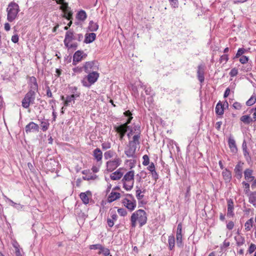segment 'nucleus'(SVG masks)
Wrapping results in <instances>:
<instances>
[{
    "instance_id": "obj_1",
    "label": "nucleus",
    "mask_w": 256,
    "mask_h": 256,
    "mask_svg": "<svg viewBox=\"0 0 256 256\" xmlns=\"http://www.w3.org/2000/svg\"><path fill=\"white\" fill-rule=\"evenodd\" d=\"M131 226L134 228L136 226V222L139 223L140 226L145 224L147 221V217L146 212L142 210H138L134 212L130 218Z\"/></svg>"
},
{
    "instance_id": "obj_2",
    "label": "nucleus",
    "mask_w": 256,
    "mask_h": 256,
    "mask_svg": "<svg viewBox=\"0 0 256 256\" xmlns=\"http://www.w3.org/2000/svg\"><path fill=\"white\" fill-rule=\"evenodd\" d=\"M134 170H130L127 172L122 180L123 188L127 191L130 190L134 184Z\"/></svg>"
},
{
    "instance_id": "obj_3",
    "label": "nucleus",
    "mask_w": 256,
    "mask_h": 256,
    "mask_svg": "<svg viewBox=\"0 0 256 256\" xmlns=\"http://www.w3.org/2000/svg\"><path fill=\"white\" fill-rule=\"evenodd\" d=\"M20 11L18 5L14 2H10L6 8L7 20L12 22L16 19Z\"/></svg>"
},
{
    "instance_id": "obj_4",
    "label": "nucleus",
    "mask_w": 256,
    "mask_h": 256,
    "mask_svg": "<svg viewBox=\"0 0 256 256\" xmlns=\"http://www.w3.org/2000/svg\"><path fill=\"white\" fill-rule=\"evenodd\" d=\"M88 74L82 78L81 82L83 86L89 88L97 81L100 76V74L98 72H88Z\"/></svg>"
},
{
    "instance_id": "obj_5",
    "label": "nucleus",
    "mask_w": 256,
    "mask_h": 256,
    "mask_svg": "<svg viewBox=\"0 0 256 256\" xmlns=\"http://www.w3.org/2000/svg\"><path fill=\"white\" fill-rule=\"evenodd\" d=\"M56 3L61 4L60 9L64 12V17L67 20L72 18V14L73 12L70 7L68 6V3L64 2V0H56Z\"/></svg>"
},
{
    "instance_id": "obj_6",
    "label": "nucleus",
    "mask_w": 256,
    "mask_h": 256,
    "mask_svg": "<svg viewBox=\"0 0 256 256\" xmlns=\"http://www.w3.org/2000/svg\"><path fill=\"white\" fill-rule=\"evenodd\" d=\"M36 92L33 90H30L22 100V106L24 108H28L30 104H34Z\"/></svg>"
},
{
    "instance_id": "obj_7",
    "label": "nucleus",
    "mask_w": 256,
    "mask_h": 256,
    "mask_svg": "<svg viewBox=\"0 0 256 256\" xmlns=\"http://www.w3.org/2000/svg\"><path fill=\"white\" fill-rule=\"evenodd\" d=\"M122 203L124 206L130 211L133 210L136 206V201L131 194H127L126 198L122 200Z\"/></svg>"
},
{
    "instance_id": "obj_8",
    "label": "nucleus",
    "mask_w": 256,
    "mask_h": 256,
    "mask_svg": "<svg viewBox=\"0 0 256 256\" xmlns=\"http://www.w3.org/2000/svg\"><path fill=\"white\" fill-rule=\"evenodd\" d=\"M121 160L118 156L114 159L109 160L106 162V170L108 172H112L116 170L121 164Z\"/></svg>"
},
{
    "instance_id": "obj_9",
    "label": "nucleus",
    "mask_w": 256,
    "mask_h": 256,
    "mask_svg": "<svg viewBox=\"0 0 256 256\" xmlns=\"http://www.w3.org/2000/svg\"><path fill=\"white\" fill-rule=\"evenodd\" d=\"M83 68L86 73L98 72V65L96 61H90L84 63Z\"/></svg>"
},
{
    "instance_id": "obj_10",
    "label": "nucleus",
    "mask_w": 256,
    "mask_h": 256,
    "mask_svg": "<svg viewBox=\"0 0 256 256\" xmlns=\"http://www.w3.org/2000/svg\"><path fill=\"white\" fill-rule=\"evenodd\" d=\"M132 117H131L129 118L127 122H126L125 124L114 127L116 130L120 135V140H122L123 138V137L124 136L128 128V124L130 122V121L132 120Z\"/></svg>"
},
{
    "instance_id": "obj_11",
    "label": "nucleus",
    "mask_w": 256,
    "mask_h": 256,
    "mask_svg": "<svg viewBox=\"0 0 256 256\" xmlns=\"http://www.w3.org/2000/svg\"><path fill=\"white\" fill-rule=\"evenodd\" d=\"M182 224L179 223L178 225L176 234V245L178 247L182 248L183 246L182 242Z\"/></svg>"
},
{
    "instance_id": "obj_12",
    "label": "nucleus",
    "mask_w": 256,
    "mask_h": 256,
    "mask_svg": "<svg viewBox=\"0 0 256 256\" xmlns=\"http://www.w3.org/2000/svg\"><path fill=\"white\" fill-rule=\"evenodd\" d=\"M87 56L82 50H77L73 56L72 64L76 65Z\"/></svg>"
},
{
    "instance_id": "obj_13",
    "label": "nucleus",
    "mask_w": 256,
    "mask_h": 256,
    "mask_svg": "<svg viewBox=\"0 0 256 256\" xmlns=\"http://www.w3.org/2000/svg\"><path fill=\"white\" fill-rule=\"evenodd\" d=\"M243 166L244 163L240 162L236 164L234 169L235 176L238 180L240 179L242 176Z\"/></svg>"
},
{
    "instance_id": "obj_14",
    "label": "nucleus",
    "mask_w": 256,
    "mask_h": 256,
    "mask_svg": "<svg viewBox=\"0 0 256 256\" xmlns=\"http://www.w3.org/2000/svg\"><path fill=\"white\" fill-rule=\"evenodd\" d=\"M25 130L26 134L32 132H38L39 130V126L38 124L32 122L26 126Z\"/></svg>"
},
{
    "instance_id": "obj_15",
    "label": "nucleus",
    "mask_w": 256,
    "mask_h": 256,
    "mask_svg": "<svg viewBox=\"0 0 256 256\" xmlns=\"http://www.w3.org/2000/svg\"><path fill=\"white\" fill-rule=\"evenodd\" d=\"M136 146L129 144L127 148H126L124 153L128 158H134L135 156Z\"/></svg>"
},
{
    "instance_id": "obj_16",
    "label": "nucleus",
    "mask_w": 256,
    "mask_h": 256,
    "mask_svg": "<svg viewBox=\"0 0 256 256\" xmlns=\"http://www.w3.org/2000/svg\"><path fill=\"white\" fill-rule=\"evenodd\" d=\"M253 170L250 168H246L244 172V179L247 182H252L254 179V176H253Z\"/></svg>"
},
{
    "instance_id": "obj_17",
    "label": "nucleus",
    "mask_w": 256,
    "mask_h": 256,
    "mask_svg": "<svg viewBox=\"0 0 256 256\" xmlns=\"http://www.w3.org/2000/svg\"><path fill=\"white\" fill-rule=\"evenodd\" d=\"M228 144L231 152L236 154L238 151V148L234 138L230 137L228 140Z\"/></svg>"
},
{
    "instance_id": "obj_18",
    "label": "nucleus",
    "mask_w": 256,
    "mask_h": 256,
    "mask_svg": "<svg viewBox=\"0 0 256 256\" xmlns=\"http://www.w3.org/2000/svg\"><path fill=\"white\" fill-rule=\"evenodd\" d=\"M74 40H75V34L70 30L67 31L66 33L64 42H66L67 44L68 42H72Z\"/></svg>"
},
{
    "instance_id": "obj_19",
    "label": "nucleus",
    "mask_w": 256,
    "mask_h": 256,
    "mask_svg": "<svg viewBox=\"0 0 256 256\" xmlns=\"http://www.w3.org/2000/svg\"><path fill=\"white\" fill-rule=\"evenodd\" d=\"M204 66L202 65L198 66L197 72V76L199 81L201 83L203 82L204 80Z\"/></svg>"
},
{
    "instance_id": "obj_20",
    "label": "nucleus",
    "mask_w": 256,
    "mask_h": 256,
    "mask_svg": "<svg viewBox=\"0 0 256 256\" xmlns=\"http://www.w3.org/2000/svg\"><path fill=\"white\" fill-rule=\"evenodd\" d=\"M122 176L123 173L122 172V169L118 168L110 174V178L112 180H116L121 178Z\"/></svg>"
},
{
    "instance_id": "obj_21",
    "label": "nucleus",
    "mask_w": 256,
    "mask_h": 256,
    "mask_svg": "<svg viewBox=\"0 0 256 256\" xmlns=\"http://www.w3.org/2000/svg\"><path fill=\"white\" fill-rule=\"evenodd\" d=\"M29 86H30V90H33L34 92L37 90L38 85L36 82V79L34 76H31L29 78Z\"/></svg>"
},
{
    "instance_id": "obj_22",
    "label": "nucleus",
    "mask_w": 256,
    "mask_h": 256,
    "mask_svg": "<svg viewBox=\"0 0 256 256\" xmlns=\"http://www.w3.org/2000/svg\"><path fill=\"white\" fill-rule=\"evenodd\" d=\"M120 197V194L119 192H115L112 190V192L109 194L108 201L109 202H112L118 198Z\"/></svg>"
},
{
    "instance_id": "obj_23",
    "label": "nucleus",
    "mask_w": 256,
    "mask_h": 256,
    "mask_svg": "<svg viewBox=\"0 0 256 256\" xmlns=\"http://www.w3.org/2000/svg\"><path fill=\"white\" fill-rule=\"evenodd\" d=\"M91 195V193L90 191H87L85 192H81L80 194V197L83 203L84 204H88L89 202V197Z\"/></svg>"
},
{
    "instance_id": "obj_24",
    "label": "nucleus",
    "mask_w": 256,
    "mask_h": 256,
    "mask_svg": "<svg viewBox=\"0 0 256 256\" xmlns=\"http://www.w3.org/2000/svg\"><path fill=\"white\" fill-rule=\"evenodd\" d=\"M93 156L98 162H100L102 158V152L99 148H96L93 152Z\"/></svg>"
},
{
    "instance_id": "obj_25",
    "label": "nucleus",
    "mask_w": 256,
    "mask_h": 256,
    "mask_svg": "<svg viewBox=\"0 0 256 256\" xmlns=\"http://www.w3.org/2000/svg\"><path fill=\"white\" fill-rule=\"evenodd\" d=\"M96 38V34L94 32L86 34L84 42L86 44H90L94 42Z\"/></svg>"
},
{
    "instance_id": "obj_26",
    "label": "nucleus",
    "mask_w": 256,
    "mask_h": 256,
    "mask_svg": "<svg viewBox=\"0 0 256 256\" xmlns=\"http://www.w3.org/2000/svg\"><path fill=\"white\" fill-rule=\"evenodd\" d=\"M5 200L6 202H10V205L14 207V208L17 209L18 210H20L23 208V206L20 204H18L14 202L12 200L4 196Z\"/></svg>"
},
{
    "instance_id": "obj_27",
    "label": "nucleus",
    "mask_w": 256,
    "mask_h": 256,
    "mask_svg": "<svg viewBox=\"0 0 256 256\" xmlns=\"http://www.w3.org/2000/svg\"><path fill=\"white\" fill-rule=\"evenodd\" d=\"M222 175L226 182H230L232 179V174L229 170L224 169L222 172Z\"/></svg>"
},
{
    "instance_id": "obj_28",
    "label": "nucleus",
    "mask_w": 256,
    "mask_h": 256,
    "mask_svg": "<svg viewBox=\"0 0 256 256\" xmlns=\"http://www.w3.org/2000/svg\"><path fill=\"white\" fill-rule=\"evenodd\" d=\"M87 18V14L86 12L84 10H80L79 11L76 16V18L81 21H84Z\"/></svg>"
},
{
    "instance_id": "obj_29",
    "label": "nucleus",
    "mask_w": 256,
    "mask_h": 256,
    "mask_svg": "<svg viewBox=\"0 0 256 256\" xmlns=\"http://www.w3.org/2000/svg\"><path fill=\"white\" fill-rule=\"evenodd\" d=\"M116 156H118L117 154L113 150H108L104 153V158L106 160Z\"/></svg>"
},
{
    "instance_id": "obj_30",
    "label": "nucleus",
    "mask_w": 256,
    "mask_h": 256,
    "mask_svg": "<svg viewBox=\"0 0 256 256\" xmlns=\"http://www.w3.org/2000/svg\"><path fill=\"white\" fill-rule=\"evenodd\" d=\"M74 94L67 96L64 101V106H70L72 103L74 102Z\"/></svg>"
},
{
    "instance_id": "obj_31",
    "label": "nucleus",
    "mask_w": 256,
    "mask_h": 256,
    "mask_svg": "<svg viewBox=\"0 0 256 256\" xmlns=\"http://www.w3.org/2000/svg\"><path fill=\"white\" fill-rule=\"evenodd\" d=\"M233 209H234V206H233V202L232 200H228V213L227 216H234V212H233Z\"/></svg>"
},
{
    "instance_id": "obj_32",
    "label": "nucleus",
    "mask_w": 256,
    "mask_h": 256,
    "mask_svg": "<svg viewBox=\"0 0 256 256\" xmlns=\"http://www.w3.org/2000/svg\"><path fill=\"white\" fill-rule=\"evenodd\" d=\"M240 120L244 124H250L254 120L253 119L251 118L250 116L248 115H244L242 116L240 118Z\"/></svg>"
},
{
    "instance_id": "obj_33",
    "label": "nucleus",
    "mask_w": 256,
    "mask_h": 256,
    "mask_svg": "<svg viewBox=\"0 0 256 256\" xmlns=\"http://www.w3.org/2000/svg\"><path fill=\"white\" fill-rule=\"evenodd\" d=\"M224 106L220 102H218L216 107V112L218 115H222L224 114Z\"/></svg>"
},
{
    "instance_id": "obj_34",
    "label": "nucleus",
    "mask_w": 256,
    "mask_h": 256,
    "mask_svg": "<svg viewBox=\"0 0 256 256\" xmlns=\"http://www.w3.org/2000/svg\"><path fill=\"white\" fill-rule=\"evenodd\" d=\"M65 46L69 50H75L77 48L78 44L77 42H68L66 44V42H64Z\"/></svg>"
},
{
    "instance_id": "obj_35",
    "label": "nucleus",
    "mask_w": 256,
    "mask_h": 256,
    "mask_svg": "<svg viewBox=\"0 0 256 256\" xmlns=\"http://www.w3.org/2000/svg\"><path fill=\"white\" fill-rule=\"evenodd\" d=\"M98 25L94 22L93 21H90L88 26V30L90 32H95L98 30Z\"/></svg>"
},
{
    "instance_id": "obj_36",
    "label": "nucleus",
    "mask_w": 256,
    "mask_h": 256,
    "mask_svg": "<svg viewBox=\"0 0 256 256\" xmlns=\"http://www.w3.org/2000/svg\"><path fill=\"white\" fill-rule=\"evenodd\" d=\"M168 242L170 249L172 250L175 245V238L173 235L168 236Z\"/></svg>"
},
{
    "instance_id": "obj_37",
    "label": "nucleus",
    "mask_w": 256,
    "mask_h": 256,
    "mask_svg": "<svg viewBox=\"0 0 256 256\" xmlns=\"http://www.w3.org/2000/svg\"><path fill=\"white\" fill-rule=\"evenodd\" d=\"M254 220L252 218H251L248 220L244 224L245 230L246 231H249L251 230L252 227Z\"/></svg>"
},
{
    "instance_id": "obj_38",
    "label": "nucleus",
    "mask_w": 256,
    "mask_h": 256,
    "mask_svg": "<svg viewBox=\"0 0 256 256\" xmlns=\"http://www.w3.org/2000/svg\"><path fill=\"white\" fill-rule=\"evenodd\" d=\"M50 124L48 120H44L42 121L40 123V126L42 130L44 132H46L47 130L49 128Z\"/></svg>"
},
{
    "instance_id": "obj_39",
    "label": "nucleus",
    "mask_w": 256,
    "mask_h": 256,
    "mask_svg": "<svg viewBox=\"0 0 256 256\" xmlns=\"http://www.w3.org/2000/svg\"><path fill=\"white\" fill-rule=\"evenodd\" d=\"M140 137V136L138 134L134 135L132 138V140L129 142V144L135 145L136 146V144H139Z\"/></svg>"
},
{
    "instance_id": "obj_40",
    "label": "nucleus",
    "mask_w": 256,
    "mask_h": 256,
    "mask_svg": "<svg viewBox=\"0 0 256 256\" xmlns=\"http://www.w3.org/2000/svg\"><path fill=\"white\" fill-rule=\"evenodd\" d=\"M256 102V96L254 94H253L251 96L250 98H249L246 102V104L248 106H251L253 105Z\"/></svg>"
},
{
    "instance_id": "obj_41",
    "label": "nucleus",
    "mask_w": 256,
    "mask_h": 256,
    "mask_svg": "<svg viewBox=\"0 0 256 256\" xmlns=\"http://www.w3.org/2000/svg\"><path fill=\"white\" fill-rule=\"evenodd\" d=\"M235 239L238 246H241L245 242L244 238L242 236L235 237Z\"/></svg>"
},
{
    "instance_id": "obj_42",
    "label": "nucleus",
    "mask_w": 256,
    "mask_h": 256,
    "mask_svg": "<svg viewBox=\"0 0 256 256\" xmlns=\"http://www.w3.org/2000/svg\"><path fill=\"white\" fill-rule=\"evenodd\" d=\"M142 191L141 190L140 188L136 186V196L138 200H140L143 198L144 196V194H142Z\"/></svg>"
},
{
    "instance_id": "obj_43",
    "label": "nucleus",
    "mask_w": 256,
    "mask_h": 256,
    "mask_svg": "<svg viewBox=\"0 0 256 256\" xmlns=\"http://www.w3.org/2000/svg\"><path fill=\"white\" fill-rule=\"evenodd\" d=\"M99 254H102L104 256H108L110 254V250L108 248L102 247V248L98 252Z\"/></svg>"
},
{
    "instance_id": "obj_44",
    "label": "nucleus",
    "mask_w": 256,
    "mask_h": 256,
    "mask_svg": "<svg viewBox=\"0 0 256 256\" xmlns=\"http://www.w3.org/2000/svg\"><path fill=\"white\" fill-rule=\"evenodd\" d=\"M242 146H244V144H242ZM243 152L244 158L248 162L250 160V154L246 149V148L243 147Z\"/></svg>"
},
{
    "instance_id": "obj_45",
    "label": "nucleus",
    "mask_w": 256,
    "mask_h": 256,
    "mask_svg": "<svg viewBox=\"0 0 256 256\" xmlns=\"http://www.w3.org/2000/svg\"><path fill=\"white\" fill-rule=\"evenodd\" d=\"M102 148L103 150H106L111 148V144L108 142H104L102 144Z\"/></svg>"
},
{
    "instance_id": "obj_46",
    "label": "nucleus",
    "mask_w": 256,
    "mask_h": 256,
    "mask_svg": "<svg viewBox=\"0 0 256 256\" xmlns=\"http://www.w3.org/2000/svg\"><path fill=\"white\" fill-rule=\"evenodd\" d=\"M242 184L244 186L245 192L248 193L250 192V184L247 182L244 181L242 182Z\"/></svg>"
},
{
    "instance_id": "obj_47",
    "label": "nucleus",
    "mask_w": 256,
    "mask_h": 256,
    "mask_svg": "<svg viewBox=\"0 0 256 256\" xmlns=\"http://www.w3.org/2000/svg\"><path fill=\"white\" fill-rule=\"evenodd\" d=\"M144 160L142 162V164L144 166H148L150 163L149 157L148 155L145 154L142 156Z\"/></svg>"
},
{
    "instance_id": "obj_48",
    "label": "nucleus",
    "mask_w": 256,
    "mask_h": 256,
    "mask_svg": "<svg viewBox=\"0 0 256 256\" xmlns=\"http://www.w3.org/2000/svg\"><path fill=\"white\" fill-rule=\"evenodd\" d=\"M102 246L100 244H92L90 246V250H101L102 248Z\"/></svg>"
},
{
    "instance_id": "obj_49",
    "label": "nucleus",
    "mask_w": 256,
    "mask_h": 256,
    "mask_svg": "<svg viewBox=\"0 0 256 256\" xmlns=\"http://www.w3.org/2000/svg\"><path fill=\"white\" fill-rule=\"evenodd\" d=\"M118 214L122 216H124L127 214V212L124 208H120L118 210Z\"/></svg>"
},
{
    "instance_id": "obj_50",
    "label": "nucleus",
    "mask_w": 256,
    "mask_h": 256,
    "mask_svg": "<svg viewBox=\"0 0 256 256\" xmlns=\"http://www.w3.org/2000/svg\"><path fill=\"white\" fill-rule=\"evenodd\" d=\"M238 74V70L236 68H233L231 70L230 75L232 77L236 76Z\"/></svg>"
},
{
    "instance_id": "obj_51",
    "label": "nucleus",
    "mask_w": 256,
    "mask_h": 256,
    "mask_svg": "<svg viewBox=\"0 0 256 256\" xmlns=\"http://www.w3.org/2000/svg\"><path fill=\"white\" fill-rule=\"evenodd\" d=\"M228 60V54H224L221 56L220 58V62H224V63H226L227 62V61Z\"/></svg>"
},
{
    "instance_id": "obj_52",
    "label": "nucleus",
    "mask_w": 256,
    "mask_h": 256,
    "mask_svg": "<svg viewBox=\"0 0 256 256\" xmlns=\"http://www.w3.org/2000/svg\"><path fill=\"white\" fill-rule=\"evenodd\" d=\"M150 173L153 179L156 182V180L158 179V174L156 172V170L150 172Z\"/></svg>"
},
{
    "instance_id": "obj_53",
    "label": "nucleus",
    "mask_w": 256,
    "mask_h": 256,
    "mask_svg": "<svg viewBox=\"0 0 256 256\" xmlns=\"http://www.w3.org/2000/svg\"><path fill=\"white\" fill-rule=\"evenodd\" d=\"M248 58L245 56H242L240 58V62L242 64H244L248 62Z\"/></svg>"
},
{
    "instance_id": "obj_54",
    "label": "nucleus",
    "mask_w": 256,
    "mask_h": 256,
    "mask_svg": "<svg viewBox=\"0 0 256 256\" xmlns=\"http://www.w3.org/2000/svg\"><path fill=\"white\" fill-rule=\"evenodd\" d=\"M233 108L236 110H240L242 108V104L238 102H234L232 104Z\"/></svg>"
},
{
    "instance_id": "obj_55",
    "label": "nucleus",
    "mask_w": 256,
    "mask_h": 256,
    "mask_svg": "<svg viewBox=\"0 0 256 256\" xmlns=\"http://www.w3.org/2000/svg\"><path fill=\"white\" fill-rule=\"evenodd\" d=\"M172 6L174 8L178 7V0H169Z\"/></svg>"
},
{
    "instance_id": "obj_56",
    "label": "nucleus",
    "mask_w": 256,
    "mask_h": 256,
    "mask_svg": "<svg viewBox=\"0 0 256 256\" xmlns=\"http://www.w3.org/2000/svg\"><path fill=\"white\" fill-rule=\"evenodd\" d=\"M256 249V246L255 244H251L250 245V246L249 248V249H248V252H249L250 254H252L253 252H254V251Z\"/></svg>"
},
{
    "instance_id": "obj_57",
    "label": "nucleus",
    "mask_w": 256,
    "mask_h": 256,
    "mask_svg": "<svg viewBox=\"0 0 256 256\" xmlns=\"http://www.w3.org/2000/svg\"><path fill=\"white\" fill-rule=\"evenodd\" d=\"M147 169L150 172H152V171L155 170V166L153 162H151L150 164L147 168Z\"/></svg>"
},
{
    "instance_id": "obj_58",
    "label": "nucleus",
    "mask_w": 256,
    "mask_h": 256,
    "mask_svg": "<svg viewBox=\"0 0 256 256\" xmlns=\"http://www.w3.org/2000/svg\"><path fill=\"white\" fill-rule=\"evenodd\" d=\"M83 38V36L81 34H75V40L80 42Z\"/></svg>"
},
{
    "instance_id": "obj_59",
    "label": "nucleus",
    "mask_w": 256,
    "mask_h": 256,
    "mask_svg": "<svg viewBox=\"0 0 256 256\" xmlns=\"http://www.w3.org/2000/svg\"><path fill=\"white\" fill-rule=\"evenodd\" d=\"M245 50L244 48H239L236 54V57L242 56Z\"/></svg>"
},
{
    "instance_id": "obj_60",
    "label": "nucleus",
    "mask_w": 256,
    "mask_h": 256,
    "mask_svg": "<svg viewBox=\"0 0 256 256\" xmlns=\"http://www.w3.org/2000/svg\"><path fill=\"white\" fill-rule=\"evenodd\" d=\"M234 224L232 222H229L226 224V228L230 230H232L234 228Z\"/></svg>"
},
{
    "instance_id": "obj_61",
    "label": "nucleus",
    "mask_w": 256,
    "mask_h": 256,
    "mask_svg": "<svg viewBox=\"0 0 256 256\" xmlns=\"http://www.w3.org/2000/svg\"><path fill=\"white\" fill-rule=\"evenodd\" d=\"M19 40L18 36L17 34L14 35L12 37V41L14 43L18 42Z\"/></svg>"
},
{
    "instance_id": "obj_62",
    "label": "nucleus",
    "mask_w": 256,
    "mask_h": 256,
    "mask_svg": "<svg viewBox=\"0 0 256 256\" xmlns=\"http://www.w3.org/2000/svg\"><path fill=\"white\" fill-rule=\"evenodd\" d=\"M98 176L96 174H93L92 176H86V178H84V180H95L97 178Z\"/></svg>"
},
{
    "instance_id": "obj_63",
    "label": "nucleus",
    "mask_w": 256,
    "mask_h": 256,
    "mask_svg": "<svg viewBox=\"0 0 256 256\" xmlns=\"http://www.w3.org/2000/svg\"><path fill=\"white\" fill-rule=\"evenodd\" d=\"M107 222L108 226L112 228L114 225V220H112L111 218H108Z\"/></svg>"
},
{
    "instance_id": "obj_64",
    "label": "nucleus",
    "mask_w": 256,
    "mask_h": 256,
    "mask_svg": "<svg viewBox=\"0 0 256 256\" xmlns=\"http://www.w3.org/2000/svg\"><path fill=\"white\" fill-rule=\"evenodd\" d=\"M16 256H23L18 247H16Z\"/></svg>"
}]
</instances>
